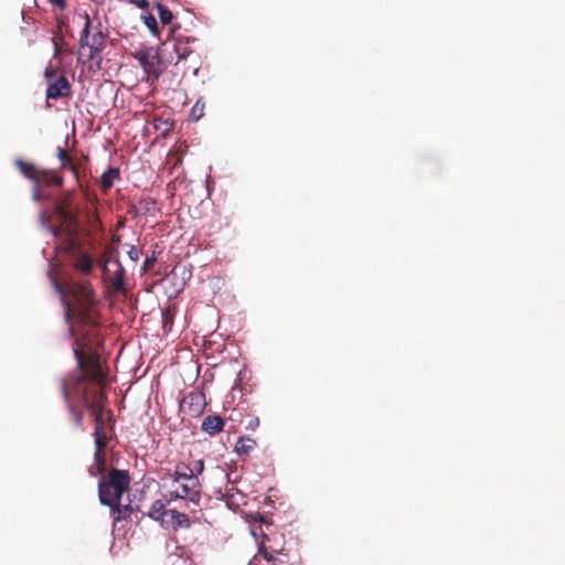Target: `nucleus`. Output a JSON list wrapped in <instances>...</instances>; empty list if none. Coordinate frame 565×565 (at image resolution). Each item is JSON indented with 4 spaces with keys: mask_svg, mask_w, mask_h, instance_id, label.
Listing matches in <instances>:
<instances>
[{
    "mask_svg": "<svg viewBox=\"0 0 565 565\" xmlns=\"http://www.w3.org/2000/svg\"><path fill=\"white\" fill-rule=\"evenodd\" d=\"M56 292L61 296L65 321L74 337L73 351L77 361V371L70 373L61 381V392L70 419L77 428L83 426L84 413L72 401L77 397L83 403V395L88 394L89 383L102 385L106 374L102 369L99 355L90 349L92 338L98 324V316L94 311L95 292L88 281H67L60 284L53 280Z\"/></svg>",
    "mask_w": 565,
    "mask_h": 565,
    "instance_id": "1",
    "label": "nucleus"
},
{
    "mask_svg": "<svg viewBox=\"0 0 565 565\" xmlns=\"http://www.w3.org/2000/svg\"><path fill=\"white\" fill-rule=\"evenodd\" d=\"M130 477L128 471L113 469L107 478H103L98 483V497L103 505H111L114 501H119L122 494L128 490Z\"/></svg>",
    "mask_w": 565,
    "mask_h": 565,
    "instance_id": "2",
    "label": "nucleus"
},
{
    "mask_svg": "<svg viewBox=\"0 0 565 565\" xmlns=\"http://www.w3.org/2000/svg\"><path fill=\"white\" fill-rule=\"evenodd\" d=\"M106 379L102 385L89 383L88 394L83 395V405L87 408L95 420L94 438H107L104 428V405L107 399L104 392Z\"/></svg>",
    "mask_w": 565,
    "mask_h": 565,
    "instance_id": "3",
    "label": "nucleus"
},
{
    "mask_svg": "<svg viewBox=\"0 0 565 565\" xmlns=\"http://www.w3.org/2000/svg\"><path fill=\"white\" fill-rule=\"evenodd\" d=\"M14 164L23 177L39 186L63 185V178L54 170L41 169L34 163L26 162L22 159H15Z\"/></svg>",
    "mask_w": 565,
    "mask_h": 565,
    "instance_id": "4",
    "label": "nucleus"
},
{
    "mask_svg": "<svg viewBox=\"0 0 565 565\" xmlns=\"http://www.w3.org/2000/svg\"><path fill=\"white\" fill-rule=\"evenodd\" d=\"M125 278L126 270L118 259L104 264L103 279L114 294H126Z\"/></svg>",
    "mask_w": 565,
    "mask_h": 565,
    "instance_id": "5",
    "label": "nucleus"
},
{
    "mask_svg": "<svg viewBox=\"0 0 565 565\" xmlns=\"http://www.w3.org/2000/svg\"><path fill=\"white\" fill-rule=\"evenodd\" d=\"M175 488L170 492L174 499H185L191 502H199L201 497V483L198 477H190L182 481H172Z\"/></svg>",
    "mask_w": 565,
    "mask_h": 565,
    "instance_id": "6",
    "label": "nucleus"
},
{
    "mask_svg": "<svg viewBox=\"0 0 565 565\" xmlns=\"http://www.w3.org/2000/svg\"><path fill=\"white\" fill-rule=\"evenodd\" d=\"M60 223L54 226L53 236L61 237L70 246H74L76 236L78 234L77 213L61 216Z\"/></svg>",
    "mask_w": 565,
    "mask_h": 565,
    "instance_id": "7",
    "label": "nucleus"
},
{
    "mask_svg": "<svg viewBox=\"0 0 565 565\" xmlns=\"http://www.w3.org/2000/svg\"><path fill=\"white\" fill-rule=\"evenodd\" d=\"M205 396L201 392H190L180 403V412L190 417H199L205 408Z\"/></svg>",
    "mask_w": 565,
    "mask_h": 565,
    "instance_id": "8",
    "label": "nucleus"
},
{
    "mask_svg": "<svg viewBox=\"0 0 565 565\" xmlns=\"http://www.w3.org/2000/svg\"><path fill=\"white\" fill-rule=\"evenodd\" d=\"M46 100H56L60 98H70L72 96V85L64 74L58 75L53 82L47 83ZM47 106L50 104L47 103Z\"/></svg>",
    "mask_w": 565,
    "mask_h": 565,
    "instance_id": "9",
    "label": "nucleus"
},
{
    "mask_svg": "<svg viewBox=\"0 0 565 565\" xmlns=\"http://www.w3.org/2000/svg\"><path fill=\"white\" fill-rule=\"evenodd\" d=\"M106 41L107 34L102 30H97L88 40V44H86V47H88V54L83 63L100 58V55L106 47Z\"/></svg>",
    "mask_w": 565,
    "mask_h": 565,
    "instance_id": "10",
    "label": "nucleus"
},
{
    "mask_svg": "<svg viewBox=\"0 0 565 565\" xmlns=\"http://www.w3.org/2000/svg\"><path fill=\"white\" fill-rule=\"evenodd\" d=\"M74 191H66L62 193L55 201L54 213L61 217L77 213L72 210Z\"/></svg>",
    "mask_w": 565,
    "mask_h": 565,
    "instance_id": "11",
    "label": "nucleus"
},
{
    "mask_svg": "<svg viewBox=\"0 0 565 565\" xmlns=\"http://www.w3.org/2000/svg\"><path fill=\"white\" fill-rule=\"evenodd\" d=\"M107 446V438H95V452L94 460L97 472L92 475H104L106 471V455L105 448Z\"/></svg>",
    "mask_w": 565,
    "mask_h": 565,
    "instance_id": "12",
    "label": "nucleus"
},
{
    "mask_svg": "<svg viewBox=\"0 0 565 565\" xmlns=\"http://www.w3.org/2000/svg\"><path fill=\"white\" fill-rule=\"evenodd\" d=\"M225 420L218 415H209L202 420L201 428L204 433L213 436L223 430Z\"/></svg>",
    "mask_w": 565,
    "mask_h": 565,
    "instance_id": "13",
    "label": "nucleus"
},
{
    "mask_svg": "<svg viewBox=\"0 0 565 565\" xmlns=\"http://www.w3.org/2000/svg\"><path fill=\"white\" fill-rule=\"evenodd\" d=\"M73 266L82 274L89 275L94 269V260L88 253L81 252L74 256Z\"/></svg>",
    "mask_w": 565,
    "mask_h": 565,
    "instance_id": "14",
    "label": "nucleus"
},
{
    "mask_svg": "<svg viewBox=\"0 0 565 565\" xmlns=\"http://www.w3.org/2000/svg\"><path fill=\"white\" fill-rule=\"evenodd\" d=\"M110 508V514L115 522L128 519L135 511L130 504H120L119 501H114Z\"/></svg>",
    "mask_w": 565,
    "mask_h": 565,
    "instance_id": "15",
    "label": "nucleus"
},
{
    "mask_svg": "<svg viewBox=\"0 0 565 565\" xmlns=\"http://www.w3.org/2000/svg\"><path fill=\"white\" fill-rule=\"evenodd\" d=\"M64 24L63 19H57V26L56 31L54 33V36L52 38V43L54 45V57H57L58 54L62 52H68V47L66 43L64 42V36L62 32V26Z\"/></svg>",
    "mask_w": 565,
    "mask_h": 565,
    "instance_id": "16",
    "label": "nucleus"
},
{
    "mask_svg": "<svg viewBox=\"0 0 565 565\" xmlns=\"http://www.w3.org/2000/svg\"><path fill=\"white\" fill-rule=\"evenodd\" d=\"M168 513L171 518L172 529L174 531L179 529H189L191 526L190 518L185 513L179 512L174 509L168 510Z\"/></svg>",
    "mask_w": 565,
    "mask_h": 565,
    "instance_id": "17",
    "label": "nucleus"
},
{
    "mask_svg": "<svg viewBox=\"0 0 565 565\" xmlns=\"http://www.w3.org/2000/svg\"><path fill=\"white\" fill-rule=\"evenodd\" d=\"M168 502H163L162 500H156L148 512V516L154 521H160L161 524L164 523L163 516L168 515V510H166Z\"/></svg>",
    "mask_w": 565,
    "mask_h": 565,
    "instance_id": "18",
    "label": "nucleus"
},
{
    "mask_svg": "<svg viewBox=\"0 0 565 565\" xmlns=\"http://www.w3.org/2000/svg\"><path fill=\"white\" fill-rule=\"evenodd\" d=\"M57 158L61 161V168L62 169H70L72 173L74 174L75 179H79V172L78 168L73 163V159L67 152V150L63 148H57Z\"/></svg>",
    "mask_w": 565,
    "mask_h": 565,
    "instance_id": "19",
    "label": "nucleus"
},
{
    "mask_svg": "<svg viewBox=\"0 0 565 565\" xmlns=\"http://www.w3.org/2000/svg\"><path fill=\"white\" fill-rule=\"evenodd\" d=\"M190 477H196L194 469L183 462H179L175 466L174 472L172 475V481H182L185 479H190Z\"/></svg>",
    "mask_w": 565,
    "mask_h": 565,
    "instance_id": "20",
    "label": "nucleus"
},
{
    "mask_svg": "<svg viewBox=\"0 0 565 565\" xmlns=\"http://www.w3.org/2000/svg\"><path fill=\"white\" fill-rule=\"evenodd\" d=\"M256 440L250 437H241L236 445H235V451L239 456H248L249 452L255 448Z\"/></svg>",
    "mask_w": 565,
    "mask_h": 565,
    "instance_id": "21",
    "label": "nucleus"
},
{
    "mask_svg": "<svg viewBox=\"0 0 565 565\" xmlns=\"http://www.w3.org/2000/svg\"><path fill=\"white\" fill-rule=\"evenodd\" d=\"M119 178V170L116 168H109L100 177V185L107 191L114 184V180Z\"/></svg>",
    "mask_w": 565,
    "mask_h": 565,
    "instance_id": "22",
    "label": "nucleus"
},
{
    "mask_svg": "<svg viewBox=\"0 0 565 565\" xmlns=\"http://www.w3.org/2000/svg\"><path fill=\"white\" fill-rule=\"evenodd\" d=\"M92 21L89 19L88 14H85V24L83 30L81 31L79 36V49L84 50L86 47V44H88V40L90 39L89 32H90Z\"/></svg>",
    "mask_w": 565,
    "mask_h": 565,
    "instance_id": "23",
    "label": "nucleus"
},
{
    "mask_svg": "<svg viewBox=\"0 0 565 565\" xmlns=\"http://www.w3.org/2000/svg\"><path fill=\"white\" fill-rule=\"evenodd\" d=\"M157 9H158L160 22L163 25L170 24L173 20L172 12L166 6H163L161 3L157 4Z\"/></svg>",
    "mask_w": 565,
    "mask_h": 565,
    "instance_id": "24",
    "label": "nucleus"
},
{
    "mask_svg": "<svg viewBox=\"0 0 565 565\" xmlns=\"http://www.w3.org/2000/svg\"><path fill=\"white\" fill-rule=\"evenodd\" d=\"M39 220L41 226L46 228L51 234H53L55 225L52 224V212L49 210L41 212Z\"/></svg>",
    "mask_w": 565,
    "mask_h": 565,
    "instance_id": "25",
    "label": "nucleus"
},
{
    "mask_svg": "<svg viewBox=\"0 0 565 565\" xmlns=\"http://www.w3.org/2000/svg\"><path fill=\"white\" fill-rule=\"evenodd\" d=\"M204 108L205 104L202 99H198L191 109L190 117L195 121L200 120L204 116Z\"/></svg>",
    "mask_w": 565,
    "mask_h": 565,
    "instance_id": "26",
    "label": "nucleus"
},
{
    "mask_svg": "<svg viewBox=\"0 0 565 565\" xmlns=\"http://www.w3.org/2000/svg\"><path fill=\"white\" fill-rule=\"evenodd\" d=\"M174 51L177 53V61L185 60L193 51L184 43H178L174 45Z\"/></svg>",
    "mask_w": 565,
    "mask_h": 565,
    "instance_id": "27",
    "label": "nucleus"
},
{
    "mask_svg": "<svg viewBox=\"0 0 565 565\" xmlns=\"http://www.w3.org/2000/svg\"><path fill=\"white\" fill-rule=\"evenodd\" d=\"M142 19H143V23L147 25V28L150 30V32L156 36L159 35V29H158V23H157L156 18L149 13V14L142 17Z\"/></svg>",
    "mask_w": 565,
    "mask_h": 565,
    "instance_id": "28",
    "label": "nucleus"
},
{
    "mask_svg": "<svg viewBox=\"0 0 565 565\" xmlns=\"http://www.w3.org/2000/svg\"><path fill=\"white\" fill-rule=\"evenodd\" d=\"M57 71L52 65H49L44 71V78L47 83L53 82L55 78H57Z\"/></svg>",
    "mask_w": 565,
    "mask_h": 565,
    "instance_id": "29",
    "label": "nucleus"
},
{
    "mask_svg": "<svg viewBox=\"0 0 565 565\" xmlns=\"http://www.w3.org/2000/svg\"><path fill=\"white\" fill-rule=\"evenodd\" d=\"M47 3L58 11H64L67 8V0H47Z\"/></svg>",
    "mask_w": 565,
    "mask_h": 565,
    "instance_id": "30",
    "label": "nucleus"
},
{
    "mask_svg": "<svg viewBox=\"0 0 565 565\" xmlns=\"http://www.w3.org/2000/svg\"><path fill=\"white\" fill-rule=\"evenodd\" d=\"M157 260V255H156V252L152 253V255L150 257H147L143 265H142V270L143 273H147L149 271L153 264L156 263Z\"/></svg>",
    "mask_w": 565,
    "mask_h": 565,
    "instance_id": "31",
    "label": "nucleus"
},
{
    "mask_svg": "<svg viewBox=\"0 0 565 565\" xmlns=\"http://www.w3.org/2000/svg\"><path fill=\"white\" fill-rule=\"evenodd\" d=\"M259 553L263 555V557L267 561V562H271L274 565H276V558L273 556L271 553H269L266 547L264 545L260 546L259 548Z\"/></svg>",
    "mask_w": 565,
    "mask_h": 565,
    "instance_id": "32",
    "label": "nucleus"
},
{
    "mask_svg": "<svg viewBox=\"0 0 565 565\" xmlns=\"http://www.w3.org/2000/svg\"><path fill=\"white\" fill-rule=\"evenodd\" d=\"M140 254H141V252L135 246H131L130 249L128 250V256L134 262H137L139 259Z\"/></svg>",
    "mask_w": 565,
    "mask_h": 565,
    "instance_id": "33",
    "label": "nucleus"
},
{
    "mask_svg": "<svg viewBox=\"0 0 565 565\" xmlns=\"http://www.w3.org/2000/svg\"><path fill=\"white\" fill-rule=\"evenodd\" d=\"M192 469H194V472L199 478V476L204 471V461L202 459L196 460Z\"/></svg>",
    "mask_w": 565,
    "mask_h": 565,
    "instance_id": "34",
    "label": "nucleus"
},
{
    "mask_svg": "<svg viewBox=\"0 0 565 565\" xmlns=\"http://www.w3.org/2000/svg\"><path fill=\"white\" fill-rule=\"evenodd\" d=\"M97 263L100 266L102 271L104 273V264H111L113 260L109 258L108 253L106 252L99 257Z\"/></svg>",
    "mask_w": 565,
    "mask_h": 565,
    "instance_id": "35",
    "label": "nucleus"
},
{
    "mask_svg": "<svg viewBox=\"0 0 565 565\" xmlns=\"http://www.w3.org/2000/svg\"><path fill=\"white\" fill-rule=\"evenodd\" d=\"M131 4L137 6L140 9H147L149 6L148 0H129Z\"/></svg>",
    "mask_w": 565,
    "mask_h": 565,
    "instance_id": "36",
    "label": "nucleus"
},
{
    "mask_svg": "<svg viewBox=\"0 0 565 565\" xmlns=\"http://www.w3.org/2000/svg\"><path fill=\"white\" fill-rule=\"evenodd\" d=\"M136 57L138 58V61L140 62L141 65H143V66L147 65V63H148L147 53L139 52V53H137Z\"/></svg>",
    "mask_w": 565,
    "mask_h": 565,
    "instance_id": "37",
    "label": "nucleus"
},
{
    "mask_svg": "<svg viewBox=\"0 0 565 565\" xmlns=\"http://www.w3.org/2000/svg\"><path fill=\"white\" fill-rule=\"evenodd\" d=\"M162 319L164 329L167 328L168 324H172V317L170 316L168 310L163 312Z\"/></svg>",
    "mask_w": 565,
    "mask_h": 565,
    "instance_id": "38",
    "label": "nucleus"
},
{
    "mask_svg": "<svg viewBox=\"0 0 565 565\" xmlns=\"http://www.w3.org/2000/svg\"><path fill=\"white\" fill-rule=\"evenodd\" d=\"M39 189H40V186L34 184L32 196H33V200H35V201L40 200V191H39Z\"/></svg>",
    "mask_w": 565,
    "mask_h": 565,
    "instance_id": "39",
    "label": "nucleus"
},
{
    "mask_svg": "<svg viewBox=\"0 0 565 565\" xmlns=\"http://www.w3.org/2000/svg\"><path fill=\"white\" fill-rule=\"evenodd\" d=\"M83 55H84L83 53H79V57H78V61H79V62L82 61V56H83Z\"/></svg>",
    "mask_w": 565,
    "mask_h": 565,
    "instance_id": "40",
    "label": "nucleus"
}]
</instances>
